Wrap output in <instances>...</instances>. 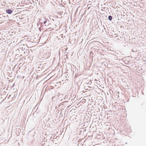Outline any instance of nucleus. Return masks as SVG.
I'll list each match as a JSON object with an SVG mask.
<instances>
[{"label":"nucleus","mask_w":146,"mask_h":146,"mask_svg":"<svg viewBox=\"0 0 146 146\" xmlns=\"http://www.w3.org/2000/svg\"><path fill=\"white\" fill-rule=\"evenodd\" d=\"M49 53H44L43 52H40L39 54V56L41 57L42 58H47L50 56Z\"/></svg>","instance_id":"obj_1"},{"label":"nucleus","mask_w":146,"mask_h":146,"mask_svg":"<svg viewBox=\"0 0 146 146\" xmlns=\"http://www.w3.org/2000/svg\"><path fill=\"white\" fill-rule=\"evenodd\" d=\"M13 12V11L11 10V9H8L6 11V12L9 14H10L12 13Z\"/></svg>","instance_id":"obj_2"},{"label":"nucleus","mask_w":146,"mask_h":146,"mask_svg":"<svg viewBox=\"0 0 146 146\" xmlns=\"http://www.w3.org/2000/svg\"><path fill=\"white\" fill-rule=\"evenodd\" d=\"M112 19V17L111 16H110L108 17V19L110 20H111Z\"/></svg>","instance_id":"obj_3"},{"label":"nucleus","mask_w":146,"mask_h":146,"mask_svg":"<svg viewBox=\"0 0 146 146\" xmlns=\"http://www.w3.org/2000/svg\"><path fill=\"white\" fill-rule=\"evenodd\" d=\"M46 22V21H45V22H44V23H45Z\"/></svg>","instance_id":"obj_4"}]
</instances>
